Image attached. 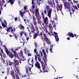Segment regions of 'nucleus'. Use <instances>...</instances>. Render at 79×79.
Wrapping results in <instances>:
<instances>
[{
    "instance_id": "6",
    "label": "nucleus",
    "mask_w": 79,
    "mask_h": 79,
    "mask_svg": "<svg viewBox=\"0 0 79 79\" xmlns=\"http://www.w3.org/2000/svg\"><path fill=\"white\" fill-rule=\"evenodd\" d=\"M27 28L28 31L29 36L30 37H31L32 36L31 35V32L32 33H33V32L34 31V26L33 25H31V31H30V29H29V27H27Z\"/></svg>"
},
{
    "instance_id": "25",
    "label": "nucleus",
    "mask_w": 79,
    "mask_h": 79,
    "mask_svg": "<svg viewBox=\"0 0 79 79\" xmlns=\"http://www.w3.org/2000/svg\"><path fill=\"white\" fill-rule=\"evenodd\" d=\"M69 11V12H70V15H71V14H73V13H74V9H73V8H72L71 11H71H70V10Z\"/></svg>"
},
{
    "instance_id": "30",
    "label": "nucleus",
    "mask_w": 79,
    "mask_h": 79,
    "mask_svg": "<svg viewBox=\"0 0 79 79\" xmlns=\"http://www.w3.org/2000/svg\"><path fill=\"white\" fill-rule=\"evenodd\" d=\"M43 29H44V31H45L46 33H47V32H48V30H47V28L46 27H44V28Z\"/></svg>"
},
{
    "instance_id": "8",
    "label": "nucleus",
    "mask_w": 79,
    "mask_h": 79,
    "mask_svg": "<svg viewBox=\"0 0 79 79\" xmlns=\"http://www.w3.org/2000/svg\"><path fill=\"white\" fill-rule=\"evenodd\" d=\"M35 65L36 68H38V69H40V72H39V73H42V70L40 69V64L39 63L38 61H36V62L35 64Z\"/></svg>"
},
{
    "instance_id": "48",
    "label": "nucleus",
    "mask_w": 79,
    "mask_h": 79,
    "mask_svg": "<svg viewBox=\"0 0 79 79\" xmlns=\"http://www.w3.org/2000/svg\"><path fill=\"white\" fill-rule=\"evenodd\" d=\"M6 63H5V64L6 65H5V66H6L8 65V62L7 61V60H6Z\"/></svg>"
},
{
    "instance_id": "18",
    "label": "nucleus",
    "mask_w": 79,
    "mask_h": 79,
    "mask_svg": "<svg viewBox=\"0 0 79 79\" xmlns=\"http://www.w3.org/2000/svg\"><path fill=\"white\" fill-rule=\"evenodd\" d=\"M0 56H1V60L2 61V62H3V64H5V60H4V59L3 58L2 54L0 53Z\"/></svg>"
},
{
    "instance_id": "22",
    "label": "nucleus",
    "mask_w": 79,
    "mask_h": 79,
    "mask_svg": "<svg viewBox=\"0 0 79 79\" xmlns=\"http://www.w3.org/2000/svg\"><path fill=\"white\" fill-rule=\"evenodd\" d=\"M15 67H16V66L17 65H19V62H18V60H15Z\"/></svg>"
},
{
    "instance_id": "37",
    "label": "nucleus",
    "mask_w": 79,
    "mask_h": 79,
    "mask_svg": "<svg viewBox=\"0 0 79 79\" xmlns=\"http://www.w3.org/2000/svg\"><path fill=\"white\" fill-rule=\"evenodd\" d=\"M36 33L37 35H40V34H39V30H38V29H36Z\"/></svg>"
},
{
    "instance_id": "33",
    "label": "nucleus",
    "mask_w": 79,
    "mask_h": 79,
    "mask_svg": "<svg viewBox=\"0 0 79 79\" xmlns=\"http://www.w3.org/2000/svg\"><path fill=\"white\" fill-rule=\"evenodd\" d=\"M42 17L43 18V19H44L45 18V15H44V13L43 12H42Z\"/></svg>"
},
{
    "instance_id": "63",
    "label": "nucleus",
    "mask_w": 79,
    "mask_h": 79,
    "mask_svg": "<svg viewBox=\"0 0 79 79\" xmlns=\"http://www.w3.org/2000/svg\"><path fill=\"white\" fill-rule=\"evenodd\" d=\"M34 0H32V5H33L34 4Z\"/></svg>"
},
{
    "instance_id": "56",
    "label": "nucleus",
    "mask_w": 79,
    "mask_h": 79,
    "mask_svg": "<svg viewBox=\"0 0 79 79\" xmlns=\"http://www.w3.org/2000/svg\"><path fill=\"white\" fill-rule=\"evenodd\" d=\"M42 29H44V27H40V30H42Z\"/></svg>"
},
{
    "instance_id": "19",
    "label": "nucleus",
    "mask_w": 79,
    "mask_h": 79,
    "mask_svg": "<svg viewBox=\"0 0 79 79\" xmlns=\"http://www.w3.org/2000/svg\"><path fill=\"white\" fill-rule=\"evenodd\" d=\"M45 41L46 42L47 44H50V42H49V40H48V38H46L44 39Z\"/></svg>"
},
{
    "instance_id": "52",
    "label": "nucleus",
    "mask_w": 79,
    "mask_h": 79,
    "mask_svg": "<svg viewBox=\"0 0 79 79\" xmlns=\"http://www.w3.org/2000/svg\"><path fill=\"white\" fill-rule=\"evenodd\" d=\"M4 23L6 24V25H7V23H6V20H4Z\"/></svg>"
},
{
    "instance_id": "47",
    "label": "nucleus",
    "mask_w": 79,
    "mask_h": 79,
    "mask_svg": "<svg viewBox=\"0 0 79 79\" xmlns=\"http://www.w3.org/2000/svg\"><path fill=\"white\" fill-rule=\"evenodd\" d=\"M23 31H22L20 32V35H21V36H22L23 34Z\"/></svg>"
},
{
    "instance_id": "20",
    "label": "nucleus",
    "mask_w": 79,
    "mask_h": 79,
    "mask_svg": "<svg viewBox=\"0 0 79 79\" xmlns=\"http://www.w3.org/2000/svg\"><path fill=\"white\" fill-rule=\"evenodd\" d=\"M50 36H51V35H53V32H52V30H50L49 32L48 33Z\"/></svg>"
},
{
    "instance_id": "7",
    "label": "nucleus",
    "mask_w": 79,
    "mask_h": 79,
    "mask_svg": "<svg viewBox=\"0 0 79 79\" xmlns=\"http://www.w3.org/2000/svg\"><path fill=\"white\" fill-rule=\"evenodd\" d=\"M57 6H57L56 7V9H57V11H60L61 12L62 11H61V10H62V6L63 5L62 4H60L58 6V2L57 1L56 2Z\"/></svg>"
},
{
    "instance_id": "53",
    "label": "nucleus",
    "mask_w": 79,
    "mask_h": 79,
    "mask_svg": "<svg viewBox=\"0 0 79 79\" xmlns=\"http://www.w3.org/2000/svg\"><path fill=\"white\" fill-rule=\"evenodd\" d=\"M37 56L35 55V61H37Z\"/></svg>"
},
{
    "instance_id": "59",
    "label": "nucleus",
    "mask_w": 79,
    "mask_h": 79,
    "mask_svg": "<svg viewBox=\"0 0 79 79\" xmlns=\"http://www.w3.org/2000/svg\"><path fill=\"white\" fill-rule=\"evenodd\" d=\"M22 40H23V45H24V43H25V42H24V39H22Z\"/></svg>"
},
{
    "instance_id": "32",
    "label": "nucleus",
    "mask_w": 79,
    "mask_h": 79,
    "mask_svg": "<svg viewBox=\"0 0 79 79\" xmlns=\"http://www.w3.org/2000/svg\"><path fill=\"white\" fill-rule=\"evenodd\" d=\"M40 62L41 64V65L42 66V68H44V66H45V65H44V62H43V61H41V62Z\"/></svg>"
},
{
    "instance_id": "31",
    "label": "nucleus",
    "mask_w": 79,
    "mask_h": 79,
    "mask_svg": "<svg viewBox=\"0 0 79 79\" xmlns=\"http://www.w3.org/2000/svg\"><path fill=\"white\" fill-rule=\"evenodd\" d=\"M11 74L12 76H13V77H14V78H15V76H14V74H15V73H14V72H13V71H12V72H11Z\"/></svg>"
},
{
    "instance_id": "13",
    "label": "nucleus",
    "mask_w": 79,
    "mask_h": 79,
    "mask_svg": "<svg viewBox=\"0 0 79 79\" xmlns=\"http://www.w3.org/2000/svg\"><path fill=\"white\" fill-rule=\"evenodd\" d=\"M44 66V68L42 67V68L44 72H48V67H47V66Z\"/></svg>"
},
{
    "instance_id": "50",
    "label": "nucleus",
    "mask_w": 79,
    "mask_h": 79,
    "mask_svg": "<svg viewBox=\"0 0 79 79\" xmlns=\"http://www.w3.org/2000/svg\"><path fill=\"white\" fill-rule=\"evenodd\" d=\"M51 22L52 24H53L54 23H55V21L54 20H52L51 21Z\"/></svg>"
},
{
    "instance_id": "24",
    "label": "nucleus",
    "mask_w": 79,
    "mask_h": 79,
    "mask_svg": "<svg viewBox=\"0 0 79 79\" xmlns=\"http://www.w3.org/2000/svg\"><path fill=\"white\" fill-rule=\"evenodd\" d=\"M19 13L21 17H23L24 16V13L23 12H21V11H19Z\"/></svg>"
},
{
    "instance_id": "38",
    "label": "nucleus",
    "mask_w": 79,
    "mask_h": 79,
    "mask_svg": "<svg viewBox=\"0 0 79 79\" xmlns=\"http://www.w3.org/2000/svg\"><path fill=\"white\" fill-rule=\"evenodd\" d=\"M28 64H29L30 66L31 65V68H32V67H33V64H30L29 63V59H28Z\"/></svg>"
},
{
    "instance_id": "3",
    "label": "nucleus",
    "mask_w": 79,
    "mask_h": 79,
    "mask_svg": "<svg viewBox=\"0 0 79 79\" xmlns=\"http://www.w3.org/2000/svg\"><path fill=\"white\" fill-rule=\"evenodd\" d=\"M63 2L64 4V6L65 8L69 9V10H70L71 9V7H70V3L66 1L64 2V0H63Z\"/></svg>"
},
{
    "instance_id": "45",
    "label": "nucleus",
    "mask_w": 79,
    "mask_h": 79,
    "mask_svg": "<svg viewBox=\"0 0 79 79\" xmlns=\"http://www.w3.org/2000/svg\"><path fill=\"white\" fill-rule=\"evenodd\" d=\"M23 34H24V35H25V36L27 37V33L25 32H24V31H23Z\"/></svg>"
},
{
    "instance_id": "46",
    "label": "nucleus",
    "mask_w": 79,
    "mask_h": 79,
    "mask_svg": "<svg viewBox=\"0 0 79 79\" xmlns=\"http://www.w3.org/2000/svg\"><path fill=\"white\" fill-rule=\"evenodd\" d=\"M43 36H44V39H45V38H47V36H46V35H45V34H44Z\"/></svg>"
},
{
    "instance_id": "57",
    "label": "nucleus",
    "mask_w": 79,
    "mask_h": 79,
    "mask_svg": "<svg viewBox=\"0 0 79 79\" xmlns=\"http://www.w3.org/2000/svg\"><path fill=\"white\" fill-rule=\"evenodd\" d=\"M53 27H54V28H56V25L55 23H54L53 25Z\"/></svg>"
},
{
    "instance_id": "60",
    "label": "nucleus",
    "mask_w": 79,
    "mask_h": 79,
    "mask_svg": "<svg viewBox=\"0 0 79 79\" xmlns=\"http://www.w3.org/2000/svg\"><path fill=\"white\" fill-rule=\"evenodd\" d=\"M27 23H28V24L29 23L30 21L28 20H27Z\"/></svg>"
},
{
    "instance_id": "17",
    "label": "nucleus",
    "mask_w": 79,
    "mask_h": 79,
    "mask_svg": "<svg viewBox=\"0 0 79 79\" xmlns=\"http://www.w3.org/2000/svg\"><path fill=\"white\" fill-rule=\"evenodd\" d=\"M26 60V59L24 58V57L23 56V53H22L21 57L20 59V60L21 61H24Z\"/></svg>"
},
{
    "instance_id": "39",
    "label": "nucleus",
    "mask_w": 79,
    "mask_h": 79,
    "mask_svg": "<svg viewBox=\"0 0 79 79\" xmlns=\"http://www.w3.org/2000/svg\"><path fill=\"white\" fill-rule=\"evenodd\" d=\"M48 4H49V5H50L52 2L51 0H48Z\"/></svg>"
},
{
    "instance_id": "26",
    "label": "nucleus",
    "mask_w": 79,
    "mask_h": 79,
    "mask_svg": "<svg viewBox=\"0 0 79 79\" xmlns=\"http://www.w3.org/2000/svg\"><path fill=\"white\" fill-rule=\"evenodd\" d=\"M42 52L43 53L44 55V56H46V52H45V50L44 49H43L42 50Z\"/></svg>"
},
{
    "instance_id": "40",
    "label": "nucleus",
    "mask_w": 79,
    "mask_h": 79,
    "mask_svg": "<svg viewBox=\"0 0 79 79\" xmlns=\"http://www.w3.org/2000/svg\"><path fill=\"white\" fill-rule=\"evenodd\" d=\"M38 60L39 62H41L42 61V59L40 57H37Z\"/></svg>"
},
{
    "instance_id": "49",
    "label": "nucleus",
    "mask_w": 79,
    "mask_h": 79,
    "mask_svg": "<svg viewBox=\"0 0 79 79\" xmlns=\"http://www.w3.org/2000/svg\"><path fill=\"white\" fill-rule=\"evenodd\" d=\"M73 7L74 9H76V10H78V8H77V6H73Z\"/></svg>"
},
{
    "instance_id": "34",
    "label": "nucleus",
    "mask_w": 79,
    "mask_h": 79,
    "mask_svg": "<svg viewBox=\"0 0 79 79\" xmlns=\"http://www.w3.org/2000/svg\"><path fill=\"white\" fill-rule=\"evenodd\" d=\"M8 62L9 63V65L11 66H12V64H13V63L10 61H8Z\"/></svg>"
},
{
    "instance_id": "5",
    "label": "nucleus",
    "mask_w": 79,
    "mask_h": 79,
    "mask_svg": "<svg viewBox=\"0 0 79 79\" xmlns=\"http://www.w3.org/2000/svg\"><path fill=\"white\" fill-rule=\"evenodd\" d=\"M10 30H11V32L12 33V34H14V33H15V30H16V28H14L13 29L12 27H10L7 29L6 31L8 32H10Z\"/></svg>"
},
{
    "instance_id": "62",
    "label": "nucleus",
    "mask_w": 79,
    "mask_h": 79,
    "mask_svg": "<svg viewBox=\"0 0 79 79\" xmlns=\"http://www.w3.org/2000/svg\"><path fill=\"white\" fill-rule=\"evenodd\" d=\"M19 48H18L17 49H15V51H17V50H18L19 49Z\"/></svg>"
},
{
    "instance_id": "28",
    "label": "nucleus",
    "mask_w": 79,
    "mask_h": 79,
    "mask_svg": "<svg viewBox=\"0 0 79 79\" xmlns=\"http://www.w3.org/2000/svg\"><path fill=\"white\" fill-rule=\"evenodd\" d=\"M2 26H3L4 28H5V27H7V25H5L4 23H2Z\"/></svg>"
},
{
    "instance_id": "27",
    "label": "nucleus",
    "mask_w": 79,
    "mask_h": 79,
    "mask_svg": "<svg viewBox=\"0 0 79 79\" xmlns=\"http://www.w3.org/2000/svg\"><path fill=\"white\" fill-rule=\"evenodd\" d=\"M47 58H45V59H44V65L45 66H47Z\"/></svg>"
},
{
    "instance_id": "35",
    "label": "nucleus",
    "mask_w": 79,
    "mask_h": 79,
    "mask_svg": "<svg viewBox=\"0 0 79 79\" xmlns=\"http://www.w3.org/2000/svg\"><path fill=\"white\" fill-rule=\"evenodd\" d=\"M20 26L21 27H20V29H21V30H23L24 29V26H22V25H21V24H20Z\"/></svg>"
},
{
    "instance_id": "4",
    "label": "nucleus",
    "mask_w": 79,
    "mask_h": 79,
    "mask_svg": "<svg viewBox=\"0 0 79 79\" xmlns=\"http://www.w3.org/2000/svg\"><path fill=\"white\" fill-rule=\"evenodd\" d=\"M35 15V16L36 18H40V16L39 14V9L38 8H36Z\"/></svg>"
},
{
    "instance_id": "61",
    "label": "nucleus",
    "mask_w": 79,
    "mask_h": 79,
    "mask_svg": "<svg viewBox=\"0 0 79 79\" xmlns=\"http://www.w3.org/2000/svg\"><path fill=\"white\" fill-rule=\"evenodd\" d=\"M13 52L15 55H16V52L15 51H14Z\"/></svg>"
},
{
    "instance_id": "14",
    "label": "nucleus",
    "mask_w": 79,
    "mask_h": 79,
    "mask_svg": "<svg viewBox=\"0 0 79 79\" xmlns=\"http://www.w3.org/2000/svg\"><path fill=\"white\" fill-rule=\"evenodd\" d=\"M33 19L34 24L35 26H36V25L37 24V22H36V21H35V19H35V16H33Z\"/></svg>"
},
{
    "instance_id": "54",
    "label": "nucleus",
    "mask_w": 79,
    "mask_h": 79,
    "mask_svg": "<svg viewBox=\"0 0 79 79\" xmlns=\"http://www.w3.org/2000/svg\"><path fill=\"white\" fill-rule=\"evenodd\" d=\"M44 13L45 15H46L47 14V11H46V10H44Z\"/></svg>"
},
{
    "instance_id": "10",
    "label": "nucleus",
    "mask_w": 79,
    "mask_h": 79,
    "mask_svg": "<svg viewBox=\"0 0 79 79\" xmlns=\"http://www.w3.org/2000/svg\"><path fill=\"white\" fill-rule=\"evenodd\" d=\"M43 20L44 23L45 24V26L46 27H48V18L46 17L45 18H44V19H43Z\"/></svg>"
},
{
    "instance_id": "58",
    "label": "nucleus",
    "mask_w": 79,
    "mask_h": 79,
    "mask_svg": "<svg viewBox=\"0 0 79 79\" xmlns=\"http://www.w3.org/2000/svg\"><path fill=\"white\" fill-rule=\"evenodd\" d=\"M74 3H78V1H73Z\"/></svg>"
},
{
    "instance_id": "43",
    "label": "nucleus",
    "mask_w": 79,
    "mask_h": 79,
    "mask_svg": "<svg viewBox=\"0 0 79 79\" xmlns=\"http://www.w3.org/2000/svg\"><path fill=\"white\" fill-rule=\"evenodd\" d=\"M38 53H37V52H36V54L37 56L38 57L37 58H40V54H37Z\"/></svg>"
},
{
    "instance_id": "36",
    "label": "nucleus",
    "mask_w": 79,
    "mask_h": 79,
    "mask_svg": "<svg viewBox=\"0 0 79 79\" xmlns=\"http://www.w3.org/2000/svg\"><path fill=\"white\" fill-rule=\"evenodd\" d=\"M40 18H41V17H40V18H36V19H37L38 21V23H39V24H40Z\"/></svg>"
},
{
    "instance_id": "11",
    "label": "nucleus",
    "mask_w": 79,
    "mask_h": 79,
    "mask_svg": "<svg viewBox=\"0 0 79 79\" xmlns=\"http://www.w3.org/2000/svg\"><path fill=\"white\" fill-rule=\"evenodd\" d=\"M54 37L56 39V41H58L59 40V38L58 36V33L56 32H54Z\"/></svg>"
},
{
    "instance_id": "23",
    "label": "nucleus",
    "mask_w": 79,
    "mask_h": 79,
    "mask_svg": "<svg viewBox=\"0 0 79 79\" xmlns=\"http://www.w3.org/2000/svg\"><path fill=\"white\" fill-rule=\"evenodd\" d=\"M9 2L10 3L11 5H13V3H14V2H15V0H9Z\"/></svg>"
},
{
    "instance_id": "2",
    "label": "nucleus",
    "mask_w": 79,
    "mask_h": 79,
    "mask_svg": "<svg viewBox=\"0 0 79 79\" xmlns=\"http://www.w3.org/2000/svg\"><path fill=\"white\" fill-rule=\"evenodd\" d=\"M46 10H48V16L49 18H52V16H51V13L52 12V9H50V6L48 5L46 6Z\"/></svg>"
},
{
    "instance_id": "64",
    "label": "nucleus",
    "mask_w": 79,
    "mask_h": 79,
    "mask_svg": "<svg viewBox=\"0 0 79 79\" xmlns=\"http://www.w3.org/2000/svg\"><path fill=\"white\" fill-rule=\"evenodd\" d=\"M1 52H2V53H3V49H1Z\"/></svg>"
},
{
    "instance_id": "12",
    "label": "nucleus",
    "mask_w": 79,
    "mask_h": 79,
    "mask_svg": "<svg viewBox=\"0 0 79 79\" xmlns=\"http://www.w3.org/2000/svg\"><path fill=\"white\" fill-rule=\"evenodd\" d=\"M25 68H26V73H27V74H30V75H31V74H32V72H31V71L28 72V71H27V69H28L27 67H25Z\"/></svg>"
},
{
    "instance_id": "44",
    "label": "nucleus",
    "mask_w": 79,
    "mask_h": 79,
    "mask_svg": "<svg viewBox=\"0 0 79 79\" xmlns=\"http://www.w3.org/2000/svg\"><path fill=\"white\" fill-rule=\"evenodd\" d=\"M37 37V34H35V35L33 36V39H35L36 37Z\"/></svg>"
},
{
    "instance_id": "42",
    "label": "nucleus",
    "mask_w": 79,
    "mask_h": 79,
    "mask_svg": "<svg viewBox=\"0 0 79 79\" xmlns=\"http://www.w3.org/2000/svg\"><path fill=\"white\" fill-rule=\"evenodd\" d=\"M34 52L35 53V54H36V53H38V52H37V49H34Z\"/></svg>"
},
{
    "instance_id": "29",
    "label": "nucleus",
    "mask_w": 79,
    "mask_h": 79,
    "mask_svg": "<svg viewBox=\"0 0 79 79\" xmlns=\"http://www.w3.org/2000/svg\"><path fill=\"white\" fill-rule=\"evenodd\" d=\"M50 5H51L52 7H53V6H55V2H52L51 4Z\"/></svg>"
},
{
    "instance_id": "15",
    "label": "nucleus",
    "mask_w": 79,
    "mask_h": 79,
    "mask_svg": "<svg viewBox=\"0 0 79 79\" xmlns=\"http://www.w3.org/2000/svg\"><path fill=\"white\" fill-rule=\"evenodd\" d=\"M32 9H30V11H31L32 13H34V11H35V10H34V8H35V5H32Z\"/></svg>"
},
{
    "instance_id": "41",
    "label": "nucleus",
    "mask_w": 79,
    "mask_h": 79,
    "mask_svg": "<svg viewBox=\"0 0 79 79\" xmlns=\"http://www.w3.org/2000/svg\"><path fill=\"white\" fill-rule=\"evenodd\" d=\"M48 27L49 28H50V29H51V28H52V24H51V23H50L48 25Z\"/></svg>"
},
{
    "instance_id": "16",
    "label": "nucleus",
    "mask_w": 79,
    "mask_h": 79,
    "mask_svg": "<svg viewBox=\"0 0 79 79\" xmlns=\"http://www.w3.org/2000/svg\"><path fill=\"white\" fill-rule=\"evenodd\" d=\"M22 50H21L20 54H19L18 55H17L16 56V57H17L18 58V59H19V58H21V55L22 53H23V52H21Z\"/></svg>"
},
{
    "instance_id": "1",
    "label": "nucleus",
    "mask_w": 79,
    "mask_h": 79,
    "mask_svg": "<svg viewBox=\"0 0 79 79\" xmlns=\"http://www.w3.org/2000/svg\"><path fill=\"white\" fill-rule=\"evenodd\" d=\"M4 50L6 52V54L8 55H9V57L10 58H13L14 57L13 54L9 51V50H8V48H6L5 45H4Z\"/></svg>"
},
{
    "instance_id": "51",
    "label": "nucleus",
    "mask_w": 79,
    "mask_h": 79,
    "mask_svg": "<svg viewBox=\"0 0 79 79\" xmlns=\"http://www.w3.org/2000/svg\"><path fill=\"white\" fill-rule=\"evenodd\" d=\"M3 56L4 59H5V58H6V55H5V54L3 53Z\"/></svg>"
},
{
    "instance_id": "9",
    "label": "nucleus",
    "mask_w": 79,
    "mask_h": 79,
    "mask_svg": "<svg viewBox=\"0 0 79 79\" xmlns=\"http://www.w3.org/2000/svg\"><path fill=\"white\" fill-rule=\"evenodd\" d=\"M16 70L17 72L15 73V75L16 79H20L19 77L18 76V73H19V68L18 67L16 68Z\"/></svg>"
},
{
    "instance_id": "21",
    "label": "nucleus",
    "mask_w": 79,
    "mask_h": 79,
    "mask_svg": "<svg viewBox=\"0 0 79 79\" xmlns=\"http://www.w3.org/2000/svg\"><path fill=\"white\" fill-rule=\"evenodd\" d=\"M68 34V35H69V36L70 37V36H71L72 37H74V35L73 34V33L71 32H69Z\"/></svg>"
},
{
    "instance_id": "55",
    "label": "nucleus",
    "mask_w": 79,
    "mask_h": 79,
    "mask_svg": "<svg viewBox=\"0 0 79 79\" xmlns=\"http://www.w3.org/2000/svg\"><path fill=\"white\" fill-rule=\"evenodd\" d=\"M24 10H26V6H25L24 7Z\"/></svg>"
}]
</instances>
